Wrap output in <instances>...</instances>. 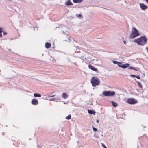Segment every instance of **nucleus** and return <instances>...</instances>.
I'll return each instance as SVG.
<instances>
[{
	"label": "nucleus",
	"mask_w": 148,
	"mask_h": 148,
	"mask_svg": "<svg viewBox=\"0 0 148 148\" xmlns=\"http://www.w3.org/2000/svg\"><path fill=\"white\" fill-rule=\"evenodd\" d=\"M130 65V64H123L121 62H119V63L118 66L119 67L123 69H125L128 67Z\"/></svg>",
	"instance_id": "obj_6"
},
{
	"label": "nucleus",
	"mask_w": 148,
	"mask_h": 148,
	"mask_svg": "<svg viewBox=\"0 0 148 148\" xmlns=\"http://www.w3.org/2000/svg\"><path fill=\"white\" fill-rule=\"evenodd\" d=\"M113 63L115 64H117V65H118L119 63V62L117 61H113Z\"/></svg>",
	"instance_id": "obj_22"
},
{
	"label": "nucleus",
	"mask_w": 148,
	"mask_h": 148,
	"mask_svg": "<svg viewBox=\"0 0 148 148\" xmlns=\"http://www.w3.org/2000/svg\"><path fill=\"white\" fill-rule=\"evenodd\" d=\"M127 102L130 104H133L136 103L137 102V101L135 99L133 98H129L127 100Z\"/></svg>",
	"instance_id": "obj_5"
},
{
	"label": "nucleus",
	"mask_w": 148,
	"mask_h": 148,
	"mask_svg": "<svg viewBox=\"0 0 148 148\" xmlns=\"http://www.w3.org/2000/svg\"><path fill=\"white\" fill-rule=\"evenodd\" d=\"M147 41V39L145 36H141L140 38L135 39L134 42L139 45L143 46L146 43Z\"/></svg>",
	"instance_id": "obj_1"
},
{
	"label": "nucleus",
	"mask_w": 148,
	"mask_h": 148,
	"mask_svg": "<svg viewBox=\"0 0 148 148\" xmlns=\"http://www.w3.org/2000/svg\"><path fill=\"white\" fill-rule=\"evenodd\" d=\"M128 68L130 69H133L134 70L137 71V70L135 68L129 66L128 67Z\"/></svg>",
	"instance_id": "obj_21"
},
{
	"label": "nucleus",
	"mask_w": 148,
	"mask_h": 148,
	"mask_svg": "<svg viewBox=\"0 0 148 148\" xmlns=\"http://www.w3.org/2000/svg\"><path fill=\"white\" fill-rule=\"evenodd\" d=\"M93 130L94 131H97V129L96 128H95L94 127H93Z\"/></svg>",
	"instance_id": "obj_25"
},
{
	"label": "nucleus",
	"mask_w": 148,
	"mask_h": 148,
	"mask_svg": "<svg viewBox=\"0 0 148 148\" xmlns=\"http://www.w3.org/2000/svg\"><path fill=\"white\" fill-rule=\"evenodd\" d=\"M130 76L131 77H136V75H130Z\"/></svg>",
	"instance_id": "obj_26"
},
{
	"label": "nucleus",
	"mask_w": 148,
	"mask_h": 148,
	"mask_svg": "<svg viewBox=\"0 0 148 148\" xmlns=\"http://www.w3.org/2000/svg\"><path fill=\"white\" fill-rule=\"evenodd\" d=\"M71 118V114L69 115L67 117H66V119L67 120L70 119Z\"/></svg>",
	"instance_id": "obj_18"
},
{
	"label": "nucleus",
	"mask_w": 148,
	"mask_h": 148,
	"mask_svg": "<svg viewBox=\"0 0 148 148\" xmlns=\"http://www.w3.org/2000/svg\"><path fill=\"white\" fill-rule=\"evenodd\" d=\"M148 3V0H145Z\"/></svg>",
	"instance_id": "obj_36"
},
{
	"label": "nucleus",
	"mask_w": 148,
	"mask_h": 148,
	"mask_svg": "<svg viewBox=\"0 0 148 148\" xmlns=\"http://www.w3.org/2000/svg\"><path fill=\"white\" fill-rule=\"evenodd\" d=\"M34 96L35 97H41V95L40 94H38L37 93H34Z\"/></svg>",
	"instance_id": "obj_17"
},
{
	"label": "nucleus",
	"mask_w": 148,
	"mask_h": 148,
	"mask_svg": "<svg viewBox=\"0 0 148 148\" xmlns=\"http://www.w3.org/2000/svg\"><path fill=\"white\" fill-rule=\"evenodd\" d=\"M2 35L1 33H0V37H2Z\"/></svg>",
	"instance_id": "obj_32"
},
{
	"label": "nucleus",
	"mask_w": 148,
	"mask_h": 148,
	"mask_svg": "<svg viewBox=\"0 0 148 148\" xmlns=\"http://www.w3.org/2000/svg\"><path fill=\"white\" fill-rule=\"evenodd\" d=\"M107 148V147H105V148Z\"/></svg>",
	"instance_id": "obj_39"
},
{
	"label": "nucleus",
	"mask_w": 148,
	"mask_h": 148,
	"mask_svg": "<svg viewBox=\"0 0 148 148\" xmlns=\"http://www.w3.org/2000/svg\"><path fill=\"white\" fill-rule=\"evenodd\" d=\"M38 148H41L42 147V146L40 145H37Z\"/></svg>",
	"instance_id": "obj_27"
},
{
	"label": "nucleus",
	"mask_w": 148,
	"mask_h": 148,
	"mask_svg": "<svg viewBox=\"0 0 148 148\" xmlns=\"http://www.w3.org/2000/svg\"><path fill=\"white\" fill-rule=\"evenodd\" d=\"M123 42L125 44H126V42L125 41H123Z\"/></svg>",
	"instance_id": "obj_34"
},
{
	"label": "nucleus",
	"mask_w": 148,
	"mask_h": 148,
	"mask_svg": "<svg viewBox=\"0 0 148 148\" xmlns=\"http://www.w3.org/2000/svg\"><path fill=\"white\" fill-rule=\"evenodd\" d=\"M62 97L64 99H66L68 97L67 94L65 93H63L62 95Z\"/></svg>",
	"instance_id": "obj_14"
},
{
	"label": "nucleus",
	"mask_w": 148,
	"mask_h": 148,
	"mask_svg": "<svg viewBox=\"0 0 148 148\" xmlns=\"http://www.w3.org/2000/svg\"><path fill=\"white\" fill-rule=\"evenodd\" d=\"M88 112L89 114H94V115H95L96 112L93 111V110H88Z\"/></svg>",
	"instance_id": "obj_12"
},
{
	"label": "nucleus",
	"mask_w": 148,
	"mask_h": 148,
	"mask_svg": "<svg viewBox=\"0 0 148 148\" xmlns=\"http://www.w3.org/2000/svg\"><path fill=\"white\" fill-rule=\"evenodd\" d=\"M88 67L89 69H91L93 71H95L97 73H98L99 72V71L97 69L94 68L93 66H92L90 64H89L88 65Z\"/></svg>",
	"instance_id": "obj_7"
},
{
	"label": "nucleus",
	"mask_w": 148,
	"mask_h": 148,
	"mask_svg": "<svg viewBox=\"0 0 148 148\" xmlns=\"http://www.w3.org/2000/svg\"><path fill=\"white\" fill-rule=\"evenodd\" d=\"M133 30L132 31V33L130 37V38L131 39H133L139 35L138 31L135 28L133 27Z\"/></svg>",
	"instance_id": "obj_3"
},
{
	"label": "nucleus",
	"mask_w": 148,
	"mask_h": 148,
	"mask_svg": "<svg viewBox=\"0 0 148 148\" xmlns=\"http://www.w3.org/2000/svg\"><path fill=\"white\" fill-rule=\"evenodd\" d=\"M51 43L47 42L45 43V47L47 48H49L51 47Z\"/></svg>",
	"instance_id": "obj_13"
},
{
	"label": "nucleus",
	"mask_w": 148,
	"mask_h": 148,
	"mask_svg": "<svg viewBox=\"0 0 148 148\" xmlns=\"http://www.w3.org/2000/svg\"><path fill=\"white\" fill-rule=\"evenodd\" d=\"M77 16L78 18H80L81 17H82V16L80 14H79L77 15Z\"/></svg>",
	"instance_id": "obj_24"
},
{
	"label": "nucleus",
	"mask_w": 148,
	"mask_h": 148,
	"mask_svg": "<svg viewBox=\"0 0 148 148\" xmlns=\"http://www.w3.org/2000/svg\"><path fill=\"white\" fill-rule=\"evenodd\" d=\"M65 5L67 6H70L73 5V4L70 0H68L67 2L65 3Z\"/></svg>",
	"instance_id": "obj_10"
},
{
	"label": "nucleus",
	"mask_w": 148,
	"mask_h": 148,
	"mask_svg": "<svg viewBox=\"0 0 148 148\" xmlns=\"http://www.w3.org/2000/svg\"><path fill=\"white\" fill-rule=\"evenodd\" d=\"M146 49L147 50V52L148 53V47H146Z\"/></svg>",
	"instance_id": "obj_33"
},
{
	"label": "nucleus",
	"mask_w": 148,
	"mask_h": 148,
	"mask_svg": "<svg viewBox=\"0 0 148 148\" xmlns=\"http://www.w3.org/2000/svg\"><path fill=\"white\" fill-rule=\"evenodd\" d=\"M63 34H64V31H63Z\"/></svg>",
	"instance_id": "obj_38"
},
{
	"label": "nucleus",
	"mask_w": 148,
	"mask_h": 148,
	"mask_svg": "<svg viewBox=\"0 0 148 148\" xmlns=\"http://www.w3.org/2000/svg\"><path fill=\"white\" fill-rule=\"evenodd\" d=\"M67 40H64V41H67L68 42H70V41L71 40V39H70L69 38H70V37H69V36L68 35H67Z\"/></svg>",
	"instance_id": "obj_20"
},
{
	"label": "nucleus",
	"mask_w": 148,
	"mask_h": 148,
	"mask_svg": "<svg viewBox=\"0 0 148 148\" xmlns=\"http://www.w3.org/2000/svg\"><path fill=\"white\" fill-rule=\"evenodd\" d=\"M101 144L103 146L104 148H105V147H106L103 143H102Z\"/></svg>",
	"instance_id": "obj_31"
},
{
	"label": "nucleus",
	"mask_w": 148,
	"mask_h": 148,
	"mask_svg": "<svg viewBox=\"0 0 148 148\" xmlns=\"http://www.w3.org/2000/svg\"><path fill=\"white\" fill-rule=\"evenodd\" d=\"M96 122H97V123H99V120H96Z\"/></svg>",
	"instance_id": "obj_35"
},
{
	"label": "nucleus",
	"mask_w": 148,
	"mask_h": 148,
	"mask_svg": "<svg viewBox=\"0 0 148 148\" xmlns=\"http://www.w3.org/2000/svg\"><path fill=\"white\" fill-rule=\"evenodd\" d=\"M83 0H73V1L75 3H80Z\"/></svg>",
	"instance_id": "obj_16"
},
{
	"label": "nucleus",
	"mask_w": 148,
	"mask_h": 148,
	"mask_svg": "<svg viewBox=\"0 0 148 148\" xmlns=\"http://www.w3.org/2000/svg\"><path fill=\"white\" fill-rule=\"evenodd\" d=\"M7 34V32H4L3 33V35H5Z\"/></svg>",
	"instance_id": "obj_28"
},
{
	"label": "nucleus",
	"mask_w": 148,
	"mask_h": 148,
	"mask_svg": "<svg viewBox=\"0 0 148 148\" xmlns=\"http://www.w3.org/2000/svg\"><path fill=\"white\" fill-rule=\"evenodd\" d=\"M115 92L111 91H104L103 93L104 96H113L115 95Z\"/></svg>",
	"instance_id": "obj_4"
},
{
	"label": "nucleus",
	"mask_w": 148,
	"mask_h": 148,
	"mask_svg": "<svg viewBox=\"0 0 148 148\" xmlns=\"http://www.w3.org/2000/svg\"><path fill=\"white\" fill-rule=\"evenodd\" d=\"M135 77H136L138 79H139L140 78V76L139 75L136 76Z\"/></svg>",
	"instance_id": "obj_29"
},
{
	"label": "nucleus",
	"mask_w": 148,
	"mask_h": 148,
	"mask_svg": "<svg viewBox=\"0 0 148 148\" xmlns=\"http://www.w3.org/2000/svg\"><path fill=\"white\" fill-rule=\"evenodd\" d=\"M3 32L2 29L1 28H0V33H1Z\"/></svg>",
	"instance_id": "obj_30"
},
{
	"label": "nucleus",
	"mask_w": 148,
	"mask_h": 148,
	"mask_svg": "<svg viewBox=\"0 0 148 148\" xmlns=\"http://www.w3.org/2000/svg\"><path fill=\"white\" fill-rule=\"evenodd\" d=\"M111 103H112L113 106L114 107H117L118 106V105L117 104V103L114 101H112Z\"/></svg>",
	"instance_id": "obj_15"
},
{
	"label": "nucleus",
	"mask_w": 148,
	"mask_h": 148,
	"mask_svg": "<svg viewBox=\"0 0 148 148\" xmlns=\"http://www.w3.org/2000/svg\"><path fill=\"white\" fill-rule=\"evenodd\" d=\"M91 82L92 86L95 87L99 84L100 81L99 79L97 77H93L91 79Z\"/></svg>",
	"instance_id": "obj_2"
},
{
	"label": "nucleus",
	"mask_w": 148,
	"mask_h": 148,
	"mask_svg": "<svg viewBox=\"0 0 148 148\" xmlns=\"http://www.w3.org/2000/svg\"><path fill=\"white\" fill-rule=\"evenodd\" d=\"M61 100L60 98H51L50 99V100L54 101H58L59 100L60 101Z\"/></svg>",
	"instance_id": "obj_11"
},
{
	"label": "nucleus",
	"mask_w": 148,
	"mask_h": 148,
	"mask_svg": "<svg viewBox=\"0 0 148 148\" xmlns=\"http://www.w3.org/2000/svg\"><path fill=\"white\" fill-rule=\"evenodd\" d=\"M76 62H75L73 64H75V65H77L76 64Z\"/></svg>",
	"instance_id": "obj_37"
},
{
	"label": "nucleus",
	"mask_w": 148,
	"mask_h": 148,
	"mask_svg": "<svg viewBox=\"0 0 148 148\" xmlns=\"http://www.w3.org/2000/svg\"><path fill=\"white\" fill-rule=\"evenodd\" d=\"M56 95H53L52 94H50L48 95V97H53L55 96Z\"/></svg>",
	"instance_id": "obj_23"
},
{
	"label": "nucleus",
	"mask_w": 148,
	"mask_h": 148,
	"mask_svg": "<svg viewBox=\"0 0 148 148\" xmlns=\"http://www.w3.org/2000/svg\"><path fill=\"white\" fill-rule=\"evenodd\" d=\"M137 82L138 83V85L139 86L140 88H142L143 86H142L141 83H140V82H139L138 81H137Z\"/></svg>",
	"instance_id": "obj_19"
},
{
	"label": "nucleus",
	"mask_w": 148,
	"mask_h": 148,
	"mask_svg": "<svg viewBox=\"0 0 148 148\" xmlns=\"http://www.w3.org/2000/svg\"><path fill=\"white\" fill-rule=\"evenodd\" d=\"M140 6L142 9L143 10H145L148 8V6H146L144 4L142 3H140Z\"/></svg>",
	"instance_id": "obj_8"
},
{
	"label": "nucleus",
	"mask_w": 148,
	"mask_h": 148,
	"mask_svg": "<svg viewBox=\"0 0 148 148\" xmlns=\"http://www.w3.org/2000/svg\"><path fill=\"white\" fill-rule=\"evenodd\" d=\"M34 105H36L38 103V100L36 99H33L31 102Z\"/></svg>",
	"instance_id": "obj_9"
}]
</instances>
